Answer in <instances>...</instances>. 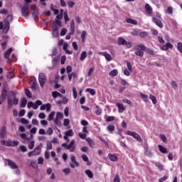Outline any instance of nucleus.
<instances>
[{
	"label": "nucleus",
	"instance_id": "obj_1",
	"mask_svg": "<svg viewBox=\"0 0 182 182\" xmlns=\"http://www.w3.org/2000/svg\"><path fill=\"white\" fill-rule=\"evenodd\" d=\"M19 103V99L16 98V92L11 91L7 97V107L8 109H12L14 106H16Z\"/></svg>",
	"mask_w": 182,
	"mask_h": 182
},
{
	"label": "nucleus",
	"instance_id": "obj_2",
	"mask_svg": "<svg viewBox=\"0 0 182 182\" xmlns=\"http://www.w3.org/2000/svg\"><path fill=\"white\" fill-rule=\"evenodd\" d=\"M134 50V53L136 56L143 58V56H144V50H146V46L143 44H139L135 46Z\"/></svg>",
	"mask_w": 182,
	"mask_h": 182
},
{
	"label": "nucleus",
	"instance_id": "obj_3",
	"mask_svg": "<svg viewBox=\"0 0 182 182\" xmlns=\"http://www.w3.org/2000/svg\"><path fill=\"white\" fill-rule=\"evenodd\" d=\"M117 43L119 46H126L128 49L132 46V42L126 41L123 37L118 38Z\"/></svg>",
	"mask_w": 182,
	"mask_h": 182
},
{
	"label": "nucleus",
	"instance_id": "obj_4",
	"mask_svg": "<svg viewBox=\"0 0 182 182\" xmlns=\"http://www.w3.org/2000/svg\"><path fill=\"white\" fill-rule=\"evenodd\" d=\"M38 82L40 83L41 87H43L45 86V83H46V75L43 73H41L38 75Z\"/></svg>",
	"mask_w": 182,
	"mask_h": 182
},
{
	"label": "nucleus",
	"instance_id": "obj_5",
	"mask_svg": "<svg viewBox=\"0 0 182 182\" xmlns=\"http://www.w3.org/2000/svg\"><path fill=\"white\" fill-rule=\"evenodd\" d=\"M22 16L28 18L29 16V4H26L21 9Z\"/></svg>",
	"mask_w": 182,
	"mask_h": 182
},
{
	"label": "nucleus",
	"instance_id": "obj_6",
	"mask_svg": "<svg viewBox=\"0 0 182 182\" xmlns=\"http://www.w3.org/2000/svg\"><path fill=\"white\" fill-rule=\"evenodd\" d=\"M127 134H128V136H132V137H134V139H136L137 141H142L141 136H140V135H139V134H137L136 132L128 131L127 132Z\"/></svg>",
	"mask_w": 182,
	"mask_h": 182
},
{
	"label": "nucleus",
	"instance_id": "obj_7",
	"mask_svg": "<svg viewBox=\"0 0 182 182\" xmlns=\"http://www.w3.org/2000/svg\"><path fill=\"white\" fill-rule=\"evenodd\" d=\"M152 21L154 22V23L156 25V26H159V28H160L161 29H163L164 25H163V23L161 22L160 18L154 17L152 18Z\"/></svg>",
	"mask_w": 182,
	"mask_h": 182
},
{
	"label": "nucleus",
	"instance_id": "obj_8",
	"mask_svg": "<svg viewBox=\"0 0 182 182\" xmlns=\"http://www.w3.org/2000/svg\"><path fill=\"white\" fill-rule=\"evenodd\" d=\"M31 11H33L32 16L34 18H38V16H39V10H38V7H36V6H32Z\"/></svg>",
	"mask_w": 182,
	"mask_h": 182
},
{
	"label": "nucleus",
	"instance_id": "obj_9",
	"mask_svg": "<svg viewBox=\"0 0 182 182\" xmlns=\"http://www.w3.org/2000/svg\"><path fill=\"white\" fill-rule=\"evenodd\" d=\"M52 35L54 38H58V35H59L58 26H55V24L52 26Z\"/></svg>",
	"mask_w": 182,
	"mask_h": 182
},
{
	"label": "nucleus",
	"instance_id": "obj_10",
	"mask_svg": "<svg viewBox=\"0 0 182 182\" xmlns=\"http://www.w3.org/2000/svg\"><path fill=\"white\" fill-rule=\"evenodd\" d=\"M99 55H101V56H105L106 60H107L108 62H110V60H112V55L107 53V52H100Z\"/></svg>",
	"mask_w": 182,
	"mask_h": 182
},
{
	"label": "nucleus",
	"instance_id": "obj_11",
	"mask_svg": "<svg viewBox=\"0 0 182 182\" xmlns=\"http://www.w3.org/2000/svg\"><path fill=\"white\" fill-rule=\"evenodd\" d=\"M19 144V141H7L6 146L8 147H16Z\"/></svg>",
	"mask_w": 182,
	"mask_h": 182
},
{
	"label": "nucleus",
	"instance_id": "obj_12",
	"mask_svg": "<svg viewBox=\"0 0 182 182\" xmlns=\"http://www.w3.org/2000/svg\"><path fill=\"white\" fill-rule=\"evenodd\" d=\"M117 107H118V112L119 113H123L124 110H126V107H124V105L122 103L117 102L116 104Z\"/></svg>",
	"mask_w": 182,
	"mask_h": 182
},
{
	"label": "nucleus",
	"instance_id": "obj_13",
	"mask_svg": "<svg viewBox=\"0 0 182 182\" xmlns=\"http://www.w3.org/2000/svg\"><path fill=\"white\" fill-rule=\"evenodd\" d=\"M6 134V127H1L0 129V137L1 139H5V136Z\"/></svg>",
	"mask_w": 182,
	"mask_h": 182
},
{
	"label": "nucleus",
	"instance_id": "obj_14",
	"mask_svg": "<svg viewBox=\"0 0 182 182\" xmlns=\"http://www.w3.org/2000/svg\"><path fill=\"white\" fill-rule=\"evenodd\" d=\"M161 49L162 50H168V49H173V46L170 43H166L165 45L161 47Z\"/></svg>",
	"mask_w": 182,
	"mask_h": 182
},
{
	"label": "nucleus",
	"instance_id": "obj_15",
	"mask_svg": "<svg viewBox=\"0 0 182 182\" xmlns=\"http://www.w3.org/2000/svg\"><path fill=\"white\" fill-rule=\"evenodd\" d=\"M152 163L153 164H154V166H156V167H157L159 171H163V170H164V166H163V164H161V163L156 161H153Z\"/></svg>",
	"mask_w": 182,
	"mask_h": 182
},
{
	"label": "nucleus",
	"instance_id": "obj_16",
	"mask_svg": "<svg viewBox=\"0 0 182 182\" xmlns=\"http://www.w3.org/2000/svg\"><path fill=\"white\" fill-rule=\"evenodd\" d=\"M6 76H7V79H14V77H15V73H14V70L9 69Z\"/></svg>",
	"mask_w": 182,
	"mask_h": 182
},
{
	"label": "nucleus",
	"instance_id": "obj_17",
	"mask_svg": "<svg viewBox=\"0 0 182 182\" xmlns=\"http://www.w3.org/2000/svg\"><path fill=\"white\" fill-rule=\"evenodd\" d=\"M11 23L9 22V21H8V19H5L4 20V29H5L6 31V32H8V31H9L10 28H11Z\"/></svg>",
	"mask_w": 182,
	"mask_h": 182
},
{
	"label": "nucleus",
	"instance_id": "obj_18",
	"mask_svg": "<svg viewBox=\"0 0 182 182\" xmlns=\"http://www.w3.org/2000/svg\"><path fill=\"white\" fill-rule=\"evenodd\" d=\"M39 106H42V101L38 100L36 101L35 103L33 102V108L34 109V110H36V109H38V107Z\"/></svg>",
	"mask_w": 182,
	"mask_h": 182
},
{
	"label": "nucleus",
	"instance_id": "obj_19",
	"mask_svg": "<svg viewBox=\"0 0 182 182\" xmlns=\"http://www.w3.org/2000/svg\"><path fill=\"white\" fill-rule=\"evenodd\" d=\"M75 139L70 141V144H68V148L70 150V152L75 151Z\"/></svg>",
	"mask_w": 182,
	"mask_h": 182
},
{
	"label": "nucleus",
	"instance_id": "obj_20",
	"mask_svg": "<svg viewBox=\"0 0 182 182\" xmlns=\"http://www.w3.org/2000/svg\"><path fill=\"white\" fill-rule=\"evenodd\" d=\"M145 9L147 14H149V15L153 14V9L150 6V4H145Z\"/></svg>",
	"mask_w": 182,
	"mask_h": 182
},
{
	"label": "nucleus",
	"instance_id": "obj_21",
	"mask_svg": "<svg viewBox=\"0 0 182 182\" xmlns=\"http://www.w3.org/2000/svg\"><path fill=\"white\" fill-rule=\"evenodd\" d=\"M70 166L72 168H75V167H79V162L76 161V160H72L70 162Z\"/></svg>",
	"mask_w": 182,
	"mask_h": 182
},
{
	"label": "nucleus",
	"instance_id": "obj_22",
	"mask_svg": "<svg viewBox=\"0 0 182 182\" xmlns=\"http://www.w3.org/2000/svg\"><path fill=\"white\" fill-rule=\"evenodd\" d=\"M41 151H42V149H41L39 146H36L33 151L34 156H38V154H41Z\"/></svg>",
	"mask_w": 182,
	"mask_h": 182
},
{
	"label": "nucleus",
	"instance_id": "obj_23",
	"mask_svg": "<svg viewBox=\"0 0 182 182\" xmlns=\"http://www.w3.org/2000/svg\"><path fill=\"white\" fill-rule=\"evenodd\" d=\"M8 164L11 167V168H18V165L11 160H8Z\"/></svg>",
	"mask_w": 182,
	"mask_h": 182
},
{
	"label": "nucleus",
	"instance_id": "obj_24",
	"mask_svg": "<svg viewBox=\"0 0 182 182\" xmlns=\"http://www.w3.org/2000/svg\"><path fill=\"white\" fill-rule=\"evenodd\" d=\"M11 53H12V48H9L6 52L4 53L5 59H9V56H11Z\"/></svg>",
	"mask_w": 182,
	"mask_h": 182
},
{
	"label": "nucleus",
	"instance_id": "obj_25",
	"mask_svg": "<svg viewBox=\"0 0 182 182\" xmlns=\"http://www.w3.org/2000/svg\"><path fill=\"white\" fill-rule=\"evenodd\" d=\"M70 32L75 33V20L72 19L70 24Z\"/></svg>",
	"mask_w": 182,
	"mask_h": 182
},
{
	"label": "nucleus",
	"instance_id": "obj_26",
	"mask_svg": "<svg viewBox=\"0 0 182 182\" xmlns=\"http://www.w3.org/2000/svg\"><path fill=\"white\" fill-rule=\"evenodd\" d=\"M126 22H127V23H131L132 25H137L138 23L137 20H134L132 18H127Z\"/></svg>",
	"mask_w": 182,
	"mask_h": 182
},
{
	"label": "nucleus",
	"instance_id": "obj_27",
	"mask_svg": "<svg viewBox=\"0 0 182 182\" xmlns=\"http://www.w3.org/2000/svg\"><path fill=\"white\" fill-rule=\"evenodd\" d=\"M87 141L90 147H91V149H95V141H93L92 139L87 138Z\"/></svg>",
	"mask_w": 182,
	"mask_h": 182
},
{
	"label": "nucleus",
	"instance_id": "obj_28",
	"mask_svg": "<svg viewBox=\"0 0 182 182\" xmlns=\"http://www.w3.org/2000/svg\"><path fill=\"white\" fill-rule=\"evenodd\" d=\"M2 99H6V96H8V91L6 89L4 88L1 91V95Z\"/></svg>",
	"mask_w": 182,
	"mask_h": 182
},
{
	"label": "nucleus",
	"instance_id": "obj_29",
	"mask_svg": "<svg viewBox=\"0 0 182 182\" xmlns=\"http://www.w3.org/2000/svg\"><path fill=\"white\" fill-rule=\"evenodd\" d=\"M86 35H87L86 31L85 30L82 31L81 33V39H82V43H85V41H86Z\"/></svg>",
	"mask_w": 182,
	"mask_h": 182
},
{
	"label": "nucleus",
	"instance_id": "obj_30",
	"mask_svg": "<svg viewBox=\"0 0 182 182\" xmlns=\"http://www.w3.org/2000/svg\"><path fill=\"white\" fill-rule=\"evenodd\" d=\"M85 92L90 93L91 96H95V95H96V91H95V90L92 88H87Z\"/></svg>",
	"mask_w": 182,
	"mask_h": 182
},
{
	"label": "nucleus",
	"instance_id": "obj_31",
	"mask_svg": "<svg viewBox=\"0 0 182 182\" xmlns=\"http://www.w3.org/2000/svg\"><path fill=\"white\" fill-rule=\"evenodd\" d=\"M26 103H28L26 97H23L21 100V107H26Z\"/></svg>",
	"mask_w": 182,
	"mask_h": 182
},
{
	"label": "nucleus",
	"instance_id": "obj_32",
	"mask_svg": "<svg viewBox=\"0 0 182 182\" xmlns=\"http://www.w3.org/2000/svg\"><path fill=\"white\" fill-rule=\"evenodd\" d=\"M114 129H116L114 125L109 124L107 127V132H109V133H112V132H114Z\"/></svg>",
	"mask_w": 182,
	"mask_h": 182
},
{
	"label": "nucleus",
	"instance_id": "obj_33",
	"mask_svg": "<svg viewBox=\"0 0 182 182\" xmlns=\"http://www.w3.org/2000/svg\"><path fill=\"white\" fill-rule=\"evenodd\" d=\"M73 130L69 129L67 132H65V135L68 136V137H72L73 136Z\"/></svg>",
	"mask_w": 182,
	"mask_h": 182
},
{
	"label": "nucleus",
	"instance_id": "obj_34",
	"mask_svg": "<svg viewBox=\"0 0 182 182\" xmlns=\"http://www.w3.org/2000/svg\"><path fill=\"white\" fill-rule=\"evenodd\" d=\"M117 75H119V71L117 69L112 70L110 73H109V76H117Z\"/></svg>",
	"mask_w": 182,
	"mask_h": 182
},
{
	"label": "nucleus",
	"instance_id": "obj_35",
	"mask_svg": "<svg viewBox=\"0 0 182 182\" xmlns=\"http://www.w3.org/2000/svg\"><path fill=\"white\" fill-rule=\"evenodd\" d=\"M149 99L151 100L153 105H156L157 103V98L153 95H149Z\"/></svg>",
	"mask_w": 182,
	"mask_h": 182
},
{
	"label": "nucleus",
	"instance_id": "obj_36",
	"mask_svg": "<svg viewBox=\"0 0 182 182\" xmlns=\"http://www.w3.org/2000/svg\"><path fill=\"white\" fill-rule=\"evenodd\" d=\"M85 174L87 175L89 178H93V173L90 169L85 170Z\"/></svg>",
	"mask_w": 182,
	"mask_h": 182
},
{
	"label": "nucleus",
	"instance_id": "obj_37",
	"mask_svg": "<svg viewBox=\"0 0 182 182\" xmlns=\"http://www.w3.org/2000/svg\"><path fill=\"white\" fill-rule=\"evenodd\" d=\"M146 52L148 55H150L151 56H154V50L151 48H146Z\"/></svg>",
	"mask_w": 182,
	"mask_h": 182
},
{
	"label": "nucleus",
	"instance_id": "obj_38",
	"mask_svg": "<svg viewBox=\"0 0 182 182\" xmlns=\"http://www.w3.org/2000/svg\"><path fill=\"white\" fill-rule=\"evenodd\" d=\"M25 95L28 97V99H32V92H31V90L26 89Z\"/></svg>",
	"mask_w": 182,
	"mask_h": 182
},
{
	"label": "nucleus",
	"instance_id": "obj_39",
	"mask_svg": "<svg viewBox=\"0 0 182 182\" xmlns=\"http://www.w3.org/2000/svg\"><path fill=\"white\" fill-rule=\"evenodd\" d=\"M16 134L18 135V136H20L21 137V139H24V140H28V141H29V138H28L27 136H26V134H21V133H16Z\"/></svg>",
	"mask_w": 182,
	"mask_h": 182
},
{
	"label": "nucleus",
	"instance_id": "obj_40",
	"mask_svg": "<svg viewBox=\"0 0 182 182\" xmlns=\"http://www.w3.org/2000/svg\"><path fill=\"white\" fill-rule=\"evenodd\" d=\"M158 147L161 153H167V149H166V147L163 146L162 145H159Z\"/></svg>",
	"mask_w": 182,
	"mask_h": 182
},
{
	"label": "nucleus",
	"instance_id": "obj_41",
	"mask_svg": "<svg viewBox=\"0 0 182 182\" xmlns=\"http://www.w3.org/2000/svg\"><path fill=\"white\" fill-rule=\"evenodd\" d=\"M55 111L51 112L48 115V122H52L53 117H55Z\"/></svg>",
	"mask_w": 182,
	"mask_h": 182
},
{
	"label": "nucleus",
	"instance_id": "obj_42",
	"mask_svg": "<svg viewBox=\"0 0 182 182\" xmlns=\"http://www.w3.org/2000/svg\"><path fill=\"white\" fill-rule=\"evenodd\" d=\"M54 123L56 126H58V127H62V122H60V120H59V119L58 118H55L54 119Z\"/></svg>",
	"mask_w": 182,
	"mask_h": 182
},
{
	"label": "nucleus",
	"instance_id": "obj_43",
	"mask_svg": "<svg viewBox=\"0 0 182 182\" xmlns=\"http://www.w3.org/2000/svg\"><path fill=\"white\" fill-rule=\"evenodd\" d=\"M86 56H87L86 51H82L80 55V60H83L84 59H86Z\"/></svg>",
	"mask_w": 182,
	"mask_h": 182
},
{
	"label": "nucleus",
	"instance_id": "obj_44",
	"mask_svg": "<svg viewBox=\"0 0 182 182\" xmlns=\"http://www.w3.org/2000/svg\"><path fill=\"white\" fill-rule=\"evenodd\" d=\"M73 77H77V75L75 73H71L68 75L69 81H72Z\"/></svg>",
	"mask_w": 182,
	"mask_h": 182
},
{
	"label": "nucleus",
	"instance_id": "obj_45",
	"mask_svg": "<svg viewBox=\"0 0 182 182\" xmlns=\"http://www.w3.org/2000/svg\"><path fill=\"white\" fill-rule=\"evenodd\" d=\"M139 36L141 38H146V36H149V33L147 31H142L139 33Z\"/></svg>",
	"mask_w": 182,
	"mask_h": 182
},
{
	"label": "nucleus",
	"instance_id": "obj_46",
	"mask_svg": "<svg viewBox=\"0 0 182 182\" xmlns=\"http://www.w3.org/2000/svg\"><path fill=\"white\" fill-rule=\"evenodd\" d=\"M64 21L65 23H68L69 21V16L68 15V11L64 12Z\"/></svg>",
	"mask_w": 182,
	"mask_h": 182
},
{
	"label": "nucleus",
	"instance_id": "obj_47",
	"mask_svg": "<svg viewBox=\"0 0 182 182\" xmlns=\"http://www.w3.org/2000/svg\"><path fill=\"white\" fill-rule=\"evenodd\" d=\"M55 119H58L60 120H62V119H63V113L57 112Z\"/></svg>",
	"mask_w": 182,
	"mask_h": 182
},
{
	"label": "nucleus",
	"instance_id": "obj_48",
	"mask_svg": "<svg viewBox=\"0 0 182 182\" xmlns=\"http://www.w3.org/2000/svg\"><path fill=\"white\" fill-rule=\"evenodd\" d=\"M26 113V110L25 109H21L18 112V117H23L25 116V114Z\"/></svg>",
	"mask_w": 182,
	"mask_h": 182
},
{
	"label": "nucleus",
	"instance_id": "obj_49",
	"mask_svg": "<svg viewBox=\"0 0 182 182\" xmlns=\"http://www.w3.org/2000/svg\"><path fill=\"white\" fill-rule=\"evenodd\" d=\"M108 157L109 160H117V156H116L114 154H109Z\"/></svg>",
	"mask_w": 182,
	"mask_h": 182
},
{
	"label": "nucleus",
	"instance_id": "obj_50",
	"mask_svg": "<svg viewBox=\"0 0 182 182\" xmlns=\"http://www.w3.org/2000/svg\"><path fill=\"white\" fill-rule=\"evenodd\" d=\"M33 147H35V141H31L29 144H28V149L30 150H32L33 149Z\"/></svg>",
	"mask_w": 182,
	"mask_h": 182
},
{
	"label": "nucleus",
	"instance_id": "obj_51",
	"mask_svg": "<svg viewBox=\"0 0 182 182\" xmlns=\"http://www.w3.org/2000/svg\"><path fill=\"white\" fill-rule=\"evenodd\" d=\"M20 122L22 123V124H29V120L25 118H21Z\"/></svg>",
	"mask_w": 182,
	"mask_h": 182
},
{
	"label": "nucleus",
	"instance_id": "obj_52",
	"mask_svg": "<svg viewBox=\"0 0 182 182\" xmlns=\"http://www.w3.org/2000/svg\"><path fill=\"white\" fill-rule=\"evenodd\" d=\"M73 97L74 99H77V92L76 91V87H73Z\"/></svg>",
	"mask_w": 182,
	"mask_h": 182
},
{
	"label": "nucleus",
	"instance_id": "obj_53",
	"mask_svg": "<svg viewBox=\"0 0 182 182\" xmlns=\"http://www.w3.org/2000/svg\"><path fill=\"white\" fill-rule=\"evenodd\" d=\"M96 108L97 109V110H95V114H97V116H100L102 114V109H99V106H96Z\"/></svg>",
	"mask_w": 182,
	"mask_h": 182
},
{
	"label": "nucleus",
	"instance_id": "obj_54",
	"mask_svg": "<svg viewBox=\"0 0 182 182\" xmlns=\"http://www.w3.org/2000/svg\"><path fill=\"white\" fill-rule=\"evenodd\" d=\"M31 166L33 167V168H38V164L36 163V161H32Z\"/></svg>",
	"mask_w": 182,
	"mask_h": 182
},
{
	"label": "nucleus",
	"instance_id": "obj_55",
	"mask_svg": "<svg viewBox=\"0 0 182 182\" xmlns=\"http://www.w3.org/2000/svg\"><path fill=\"white\" fill-rule=\"evenodd\" d=\"M145 154L147 156V157H153V153L149 150L145 151Z\"/></svg>",
	"mask_w": 182,
	"mask_h": 182
},
{
	"label": "nucleus",
	"instance_id": "obj_56",
	"mask_svg": "<svg viewBox=\"0 0 182 182\" xmlns=\"http://www.w3.org/2000/svg\"><path fill=\"white\" fill-rule=\"evenodd\" d=\"M166 14H168V15H171L173 14V7L168 6L166 9Z\"/></svg>",
	"mask_w": 182,
	"mask_h": 182
},
{
	"label": "nucleus",
	"instance_id": "obj_57",
	"mask_svg": "<svg viewBox=\"0 0 182 182\" xmlns=\"http://www.w3.org/2000/svg\"><path fill=\"white\" fill-rule=\"evenodd\" d=\"M63 171L65 173V176H68V174H70V168H69L63 169Z\"/></svg>",
	"mask_w": 182,
	"mask_h": 182
},
{
	"label": "nucleus",
	"instance_id": "obj_58",
	"mask_svg": "<svg viewBox=\"0 0 182 182\" xmlns=\"http://www.w3.org/2000/svg\"><path fill=\"white\" fill-rule=\"evenodd\" d=\"M69 123H70V121L69 120V119H64L63 126L66 127L67 126H69Z\"/></svg>",
	"mask_w": 182,
	"mask_h": 182
},
{
	"label": "nucleus",
	"instance_id": "obj_59",
	"mask_svg": "<svg viewBox=\"0 0 182 182\" xmlns=\"http://www.w3.org/2000/svg\"><path fill=\"white\" fill-rule=\"evenodd\" d=\"M177 49H178V52L182 53V43H181V42L178 43Z\"/></svg>",
	"mask_w": 182,
	"mask_h": 182
},
{
	"label": "nucleus",
	"instance_id": "obj_60",
	"mask_svg": "<svg viewBox=\"0 0 182 182\" xmlns=\"http://www.w3.org/2000/svg\"><path fill=\"white\" fill-rule=\"evenodd\" d=\"M114 120V117L113 116H109L107 118L105 119V122H113Z\"/></svg>",
	"mask_w": 182,
	"mask_h": 182
},
{
	"label": "nucleus",
	"instance_id": "obj_61",
	"mask_svg": "<svg viewBox=\"0 0 182 182\" xmlns=\"http://www.w3.org/2000/svg\"><path fill=\"white\" fill-rule=\"evenodd\" d=\"M171 85L172 86L173 89H174V90L177 89V82H176V81H172L171 82Z\"/></svg>",
	"mask_w": 182,
	"mask_h": 182
},
{
	"label": "nucleus",
	"instance_id": "obj_62",
	"mask_svg": "<svg viewBox=\"0 0 182 182\" xmlns=\"http://www.w3.org/2000/svg\"><path fill=\"white\" fill-rule=\"evenodd\" d=\"M52 106L50 105V103H47L46 105V112H50V109H51Z\"/></svg>",
	"mask_w": 182,
	"mask_h": 182
},
{
	"label": "nucleus",
	"instance_id": "obj_63",
	"mask_svg": "<svg viewBox=\"0 0 182 182\" xmlns=\"http://www.w3.org/2000/svg\"><path fill=\"white\" fill-rule=\"evenodd\" d=\"M167 178H168V176H164V177L159 178V182H164L166 180H167Z\"/></svg>",
	"mask_w": 182,
	"mask_h": 182
},
{
	"label": "nucleus",
	"instance_id": "obj_64",
	"mask_svg": "<svg viewBox=\"0 0 182 182\" xmlns=\"http://www.w3.org/2000/svg\"><path fill=\"white\" fill-rule=\"evenodd\" d=\"M114 182H120V177L119 175H116L114 178Z\"/></svg>",
	"mask_w": 182,
	"mask_h": 182
}]
</instances>
